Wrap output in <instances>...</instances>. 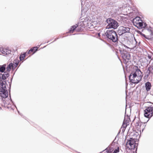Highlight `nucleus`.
I'll use <instances>...</instances> for the list:
<instances>
[{"mask_svg": "<svg viewBox=\"0 0 153 153\" xmlns=\"http://www.w3.org/2000/svg\"><path fill=\"white\" fill-rule=\"evenodd\" d=\"M5 84L4 81L0 82V101L2 100L3 98H6L8 96Z\"/></svg>", "mask_w": 153, "mask_h": 153, "instance_id": "obj_1", "label": "nucleus"}, {"mask_svg": "<svg viewBox=\"0 0 153 153\" xmlns=\"http://www.w3.org/2000/svg\"><path fill=\"white\" fill-rule=\"evenodd\" d=\"M106 37L113 42L118 40V36L116 32L113 30H108L105 33Z\"/></svg>", "mask_w": 153, "mask_h": 153, "instance_id": "obj_2", "label": "nucleus"}, {"mask_svg": "<svg viewBox=\"0 0 153 153\" xmlns=\"http://www.w3.org/2000/svg\"><path fill=\"white\" fill-rule=\"evenodd\" d=\"M87 24H88V23H87L85 21L83 22L82 21L79 22L77 25L72 26L71 29L69 30V32L73 33V31L75 30H76L77 31H79L82 29V27H84L85 25H87Z\"/></svg>", "mask_w": 153, "mask_h": 153, "instance_id": "obj_3", "label": "nucleus"}, {"mask_svg": "<svg viewBox=\"0 0 153 153\" xmlns=\"http://www.w3.org/2000/svg\"><path fill=\"white\" fill-rule=\"evenodd\" d=\"M119 48V51L123 59L125 60H129L131 58L130 55L125 50L126 48H128L125 45H122Z\"/></svg>", "mask_w": 153, "mask_h": 153, "instance_id": "obj_4", "label": "nucleus"}, {"mask_svg": "<svg viewBox=\"0 0 153 153\" xmlns=\"http://www.w3.org/2000/svg\"><path fill=\"white\" fill-rule=\"evenodd\" d=\"M106 22L108 24L106 26L107 28L115 29L117 28L119 26L118 23L116 21L111 18L108 19Z\"/></svg>", "mask_w": 153, "mask_h": 153, "instance_id": "obj_5", "label": "nucleus"}, {"mask_svg": "<svg viewBox=\"0 0 153 153\" xmlns=\"http://www.w3.org/2000/svg\"><path fill=\"white\" fill-rule=\"evenodd\" d=\"M153 106L150 105L147 107L144 110V116L148 118H150L153 115Z\"/></svg>", "mask_w": 153, "mask_h": 153, "instance_id": "obj_6", "label": "nucleus"}, {"mask_svg": "<svg viewBox=\"0 0 153 153\" xmlns=\"http://www.w3.org/2000/svg\"><path fill=\"white\" fill-rule=\"evenodd\" d=\"M142 77V75L136 76L130 75L129 78L131 82L134 83H137L140 81Z\"/></svg>", "mask_w": 153, "mask_h": 153, "instance_id": "obj_7", "label": "nucleus"}, {"mask_svg": "<svg viewBox=\"0 0 153 153\" xmlns=\"http://www.w3.org/2000/svg\"><path fill=\"white\" fill-rule=\"evenodd\" d=\"M130 29V28L128 27L121 26L119 27L118 30V34L121 35L126 33H129Z\"/></svg>", "mask_w": 153, "mask_h": 153, "instance_id": "obj_8", "label": "nucleus"}, {"mask_svg": "<svg viewBox=\"0 0 153 153\" xmlns=\"http://www.w3.org/2000/svg\"><path fill=\"white\" fill-rule=\"evenodd\" d=\"M134 71H133L130 75L134 76L142 75V73L140 70L138 69L137 66H135L134 68Z\"/></svg>", "mask_w": 153, "mask_h": 153, "instance_id": "obj_9", "label": "nucleus"}, {"mask_svg": "<svg viewBox=\"0 0 153 153\" xmlns=\"http://www.w3.org/2000/svg\"><path fill=\"white\" fill-rule=\"evenodd\" d=\"M0 51L4 55H8L10 54L11 51L8 48H4L3 47L0 48Z\"/></svg>", "mask_w": 153, "mask_h": 153, "instance_id": "obj_10", "label": "nucleus"}, {"mask_svg": "<svg viewBox=\"0 0 153 153\" xmlns=\"http://www.w3.org/2000/svg\"><path fill=\"white\" fill-rule=\"evenodd\" d=\"M129 120L130 119L128 116H125L122 125V126L125 129L127 126L129 124Z\"/></svg>", "mask_w": 153, "mask_h": 153, "instance_id": "obj_11", "label": "nucleus"}, {"mask_svg": "<svg viewBox=\"0 0 153 153\" xmlns=\"http://www.w3.org/2000/svg\"><path fill=\"white\" fill-rule=\"evenodd\" d=\"M135 141L132 138H130V139L128 140L127 142V144L129 145L131 147H134Z\"/></svg>", "mask_w": 153, "mask_h": 153, "instance_id": "obj_12", "label": "nucleus"}, {"mask_svg": "<svg viewBox=\"0 0 153 153\" xmlns=\"http://www.w3.org/2000/svg\"><path fill=\"white\" fill-rule=\"evenodd\" d=\"M9 76V74L8 72H7V71L5 72L2 75V79H3V80L0 81V82H2L4 81L6 82L5 84H6V81H5L4 80L7 77H8Z\"/></svg>", "mask_w": 153, "mask_h": 153, "instance_id": "obj_13", "label": "nucleus"}, {"mask_svg": "<svg viewBox=\"0 0 153 153\" xmlns=\"http://www.w3.org/2000/svg\"><path fill=\"white\" fill-rule=\"evenodd\" d=\"M114 150V148L110 147H108L104 150V151H105L107 153H113Z\"/></svg>", "mask_w": 153, "mask_h": 153, "instance_id": "obj_14", "label": "nucleus"}, {"mask_svg": "<svg viewBox=\"0 0 153 153\" xmlns=\"http://www.w3.org/2000/svg\"><path fill=\"white\" fill-rule=\"evenodd\" d=\"M151 87V83L148 82L145 83V87L147 91H149Z\"/></svg>", "mask_w": 153, "mask_h": 153, "instance_id": "obj_15", "label": "nucleus"}, {"mask_svg": "<svg viewBox=\"0 0 153 153\" xmlns=\"http://www.w3.org/2000/svg\"><path fill=\"white\" fill-rule=\"evenodd\" d=\"M13 64L12 63H10L7 67L6 71L8 73L10 71L11 68H13Z\"/></svg>", "mask_w": 153, "mask_h": 153, "instance_id": "obj_16", "label": "nucleus"}, {"mask_svg": "<svg viewBox=\"0 0 153 153\" xmlns=\"http://www.w3.org/2000/svg\"><path fill=\"white\" fill-rule=\"evenodd\" d=\"M137 25H138V27H139L141 28H143V23L142 22H140L139 21L137 22L136 23Z\"/></svg>", "mask_w": 153, "mask_h": 153, "instance_id": "obj_17", "label": "nucleus"}, {"mask_svg": "<svg viewBox=\"0 0 153 153\" xmlns=\"http://www.w3.org/2000/svg\"><path fill=\"white\" fill-rule=\"evenodd\" d=\"M38 48L39 47H35L31 48L30 49V51H31V52H33V53H34L36 52V51H37Z\"/></svg>", "mask_w": 153, "mask_h": 153, "instance_id": "obj_18", "label": "nucleus"}, {"mask_svg": "<svg viewBox=\"0 0 153 153\" xmlns=\"http://www.w3.org/2000/svg\"><path fill=\"white\" fill-rule=\"evenodd\" d=\"M148 58L149 59H152V56H153V53L151 52H149L147 54Z\"/></svg>", "mask_w": 153, "mask_h": 153, "instance_id": "obj_19", "label": "nucleus"}, {"mask_svg": "<svg viewBox=\"0 0 153 153\" xmlns=\"http://www.w3.org/2000/svg\"><path fill=\"white\" fill-rule=\"evenodd\" d=\"M26 54V53H24L23 54H21L20 56V60H23L25 58V55Z\"/></svg>", "mask_w": 153, "mask_h": 153, "instance_id": "obj_20", "label": "nucleus"}, {"mask_svg": "<svg viewBox=\"0 0 153 153\" xmlns=\"http://www.w3.org/2000/svg\"><path fill=\"white\" fill-rule=\"evenodd\" d=\"M148 70L149 72L153 74V63L152 64V66L149 68Z\"/></svg>", "mask_w": 153, "mask_h": 153, "instance_id": "obj_21", "label": "nucleus"}, {"mask_svg": "<svg viewBox=\"0 0 153 153\" xmlns=\"http://www.w3.org/2000/svg\"><path fill=\"white\" fill-rule=\"evenodd\" d=\"M119 152V147H118L115 149L114 148V150L113 153H117Z\"/></svg>", "mask_w": 153, "mask_h": 153, "instance_id": "obj_22", "label": "nucleus"}, {"mask_svg": "<svg viewBox=\"0 0 153 153\" xmlns=\"http://www.w3.org/2000/svg\"><path fill=\"white\" fill-rule=\"evenodd\" d=\"M5 69V68L4 66H2L0 67V71L1 72H3Z\"/></svg>", "mask_w": 153, "mask_h": 153, "instance_id": "obj_23", "label": "nucleus"}, {"mask_svg": "<svg viewBox=\"0 0 153 153\" xmlns=\"http://www.w3.org/2000/svg\"><path fill=\"white\" fill-rule=\"evenodd\" d=\"M141 123L140 122H137L135 124V126L137 128H139V127L140 126Z\"/></svg>", "mask_w": 153, "mask_h": 153, "instance_id": "obj_24", "label": "nucleus"}, {"mask_svg": "<svg viewBox=\"0 0 153 153\" xmlns=\"http://www.w3.org/2000/svg\"><path fill=\"white\" fill-rule=\"evenodd\" d=\"M147 26V24L146 23H143V28Z\"/></svg>", "mask_w": 153, "mask_h": 153, "instance_id": "obj_25", "label": "nucleus"}, {"mask_svg": "<svg viewBox=\"0 0 153 153\" xmlns=\"http://www.w3.org/2000/svg\"><path fill=\"white\" fill-rule=\"evenodd\" d=\"M140 19V17H137L135 18L136 20H139Z\"/></svg>", "mask_w": 153, "mask_h": 153, "instance_id": "obj_26", "label": "nucleus"}, {"mask_svg": "<svg viewBox=\"0 0 153 153\" xmlns=\"http://www.w3.org/2000/svg\"><path fill=\"white\" fill-rule=\"evenodd\" d=\"M141 35L142 36H143V37H145V34H143V33H141Z\"/></svg>", "mask_w": 153, "mask_h": 153, "instance_id": "obj_27", "label": "nucleus"}, {"mask_svg": "<svg viewBox=\"0 0 153 153\" xmlns=\"http://www.w3.org/2000/svg\"><path fill=\"white\" fill-rule=\"evenodd\" d=\"M30 52H31V51H30V50L27 52V54H29L30 53Z\"/></svg>", "mask_w": 153, "mask_h": 153, "instance_id": "obj_28", "label": "nucleus"}, {"mask_svg": "<svg viewBox=\"0 0 153 153\" xmlns=\"http://www.w3.org/2000/svg\"><path fill=\"white\" fill-rule=\"evenodd\" d=\"M98 36H100V33H98Z\"/></svg>", "mask_w": 153, "mask_h": 153, "instance_id": "obj_29", "label": "nucleus"}, {"mask_svg": "<svg viewBox=\"0 0 153 153\" xmlns=\"http://www.w3.org/2000/svg\"><path fill=\"white\" fill-rule=\"evenodd\" d=\"M58 39V38H57V39H55V40H54V41H55L56 40V39Z\"/></svg>", "mask_w": 153, "mask_h": 153, "instance_id": "obj_30", "label": "nucleus"}, {"mask_svg": "<svg viewBox=\"0 0 153 153\" xmlns=\"http://www.w3.org/2000/svg\"><path fill=\"white\" fill-rule=\"evenodd\" d=\"M18 63L16 64V65H18Z\"/></svg>", "mask_w": 153, "mask_h": 153, "instance_id": "obj_31", "label": "nucleus"}, {"mask_svg": "<svg viewBox=\"0 0 153 153\" xmlns=\"http://www.w3.org/2000/svg\"><path fill=\"white\" fill-rule=\"evenodd\" d=\"M11 101L12 102V100H11Z\"/></svg>", "mask_w": 153, "mask_h": 153, "instance_id": "obj_32", "label": "nucleus"}]
</instances>
